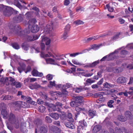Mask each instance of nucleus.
I'll return each mask as SVG.
<instances>
[{
  "instance_id": "obj_14",
  "label": "nucleus",
  "mask_w": 133,
  "mask_h": 133,
  "mask_svg": "<svg viewBox=\"0 0 133 133\" xmlns=\"http://www.w3.org/2000/svg\"><path fill=\"white\" fill-rule=\"evenodd\" d=\"M127 81V79L126 78L122 76L118 78L117 80V83H123L126 82Z\"/></svg>"
},
{
  "instance_id": "obj_29",
  "label": "nucleus",
  "mask_w": 133,
  "mask_h": 133,
  "mask_svg": "<svg viewBox=\"0 0 133 133\" xmlns=\"http://www.w3.org/2000/svg\"><path fill=\"white\" fill-rule=\"evenodd\" d=\"M29 102H22L21 107L24 108H28L29 107L30 105Z\"/></svg>"
},
{
  "instance_id": "obj_40",
  "label": "nucleus",
  "mask_w": 133,
  "mask_h": 133,
  "mask_svg": "<svg viewBox=\"0 0 133 133\" xmlns=\"http://www.w3.org/2000/svg\"><path fill=\"white\" fill-rule=\"evenodd\" d=\"M68 32L64 31V33L62 36L61 37V38H63V40H64L68 37Z\"/></svg>"
},
{
  "instance_id": "obj_47",
  "label": "nucleus",
  "mask_w": 133,
  "mask_h": 133,
  "mask_svg": "<svg viewBox=\"0 0 133 133\" xmlns=\"http://www.w3.org/2000/svg\"><path fill=\"white\" fill-rule=\"evenodd\" d=\"M39 30V28L38 25H35L34 26V33L37 32Z\"/></svg>"
},
{
  "instance_id": "obj_15",
  "label": "nucleus",
  "mask_w": 133,
  "mask_h": 133,
  "mask_svg": "<svg viewBox=\"0 0 133 133\" xmlns=\"http://www.w3.org/2000/svg\"><path fill=\"white\" fill-rule=\"evenodd\" d=\"M115 131L116 133H127L126 130L123 128H119L118 127L115 128Z\"/></svg>"
},
{
  "instance_id": "obj_2",
  "label": "nucleus",
  "mask_w": 133,
  "mask_h": 133,
  "mask_svg": "<svg viewBox=\"0 0 133 133\" xmlns=\"http://www.w3.org/2000/svg\"><path fill=\"white\" fill-rule=\"evenodd\" d=\"M83 97L81 96H75L74 98V101L71 102L70 103V105L71 107H76L75 110L77 112L75 113V116H77L80 113L82 114V113L79 112L82 110V108L78 107L82 105L83 104V101L82 99Z\"/></svg>"
},
{
  "instance_id": "obj_20",
  "label": "nucleus",
  "mask_w": 133,
  "mask_h": 133,
  "mask_svg": "<svg viewBox=\"0 0 133 133\" xmlns=\"http://www.w3.org/2000/svg\"><path fill=\"white\" fill-rule=\"evenodd\" d=\"M107 61L113 60L116 58V56L113 54V53H112L107 55Z\"/></svg>"
},
{
  "instance_id": "obj_54",
  "label": "nucleus",
  "mask_w": 133,
  "mask_h": 133,
  "mask_svg": "<svg viewBox=\"0 0 133 133\" xmlns=\"http://www.w3.org/2000/svg\"><path fill=\"white\" fill-rule=\"evenodd\" d=\"M46 77L48 80H50L52 79L53 76L52 75L49 74L46 76Z\"/></svg>"
},
{
  "instance_id": "obj_50",
  "label": "nucleus",
  "mask_w": 133,
  "mask_h": 133,
  "mask_svg": "<svg viewBox=\"0 0 133 133\" xmlns=\"http://www.w3.org/2000/svg\"><path fill=\"white\" fill-rule=\"evenodd\" d=\"M25 69L22 66L18 67L17 68V69L20 73H21L22 71L24 70Z\"/></svg>"
},
{
  "instance_id": "obj_9",
  "label": "nucleus",
  "mask_w": 133,
  "mask_h": 133,
  "mask_svg": "<svg viewBox=\"0 0 133 133\" xmlns=\"http://www.w3.org/2000/svg\"><path fill=\"white\" fill-rule=\"evenodd\" d=\"M9 78L7 77H6L4 78L2 77H1L0 76V82L1 83L0 85L1 87L4 86L5 85H8L9 84Z\"/></svg>"
},
{
  "instance_id": "obj_6",
  "label": "nucleus",
  "mask_w": 133,
  "mask_h": 133,
  "mask_svg": "<svg viewBox=\"0 0 133 133\" xmlns=\"http://www.w3.org/2000/svg\"><path fill=\"white\" fill-rule=\"evenodd\" d=\"M28 29L24 30V32L26 34H29L30 32L32 33H33V19H30L28 23Z\"/></svg>"
},
{
  "instance_id": "obj_12",
  "label": "nucleus",
  "mask_w": 133,
  "mask_h": 133,
  "mask_svg": "<svg viewBox=\"0 0 133 133\" xmlns=\"http://www.w3.org/2000/svg\"><path fill=\"white\" fill-rule=\"evenodd\" d=\"M99 60L96 61L92 63H89L85 65L84 67L86 68H92L95 67L99 64Z\"/></svg>"
},
{
  "instance_id": "obj_62",
  "label": "nucleus",
  "mask_w": 133,
  "mask_h": 133,
  "mask_svg": "<svg viewBox=\"0 0 133 133\" xmlns=\"http://www.w3.org/2000/svg\"><path fill=\"white\" fill-rule=\"evenodd\" d=\"M94 40V38L92 37H89L87 38V40H85V42L88 43L90 42L91 40Z\"/></svg>"
},
{
  "instance_id": "obj_3",
  "label": "nucleus",
  "mask_w": 133,
  "mask_h": 133,
  "mask_svg": "<svg viewBox=\"0 0 133 133\" xmlns=\"http://www.w3.org/2000/svg\"><path fill=\"white\" fill-rule=\"evenodd\" d=\"M0 8L1 9V11H3L4 15L5 16H9L12 14V8L9 6H4L3 5H1Z\"/></svg>"
},
{
  "instance_id": "obj_19",
  "label": "nucleus",
  "mask_w": 133,
  "mask_h": 133,
  "mask_svg": "<svg viewBox=\"0 0 133 133\" xmlns=\"http://www.w3.org/2000/svg\"><path fill=\"white\" fill-rule=\"evenodd\" d=\"M101 126L100 125H96L94 127L92 131L93 132L96 133L101 129Z\"/></svg>"
},
{
  "instance_id": "obj_32",
  "label": "nucleus",
  "mask_w": 133,
  "mask_h": 133,
  "mask_svg": "<svg viewBox=\"0 0 133 133\" xmlns=\"http://www.w3.org/2000/svg\"><path fill=\"white\" fill-rule=\"evenodd\" d=\"M86 50H84L82 51V52H77L76 53H74L70 54V57H75L76 55H78L79 54H83V53L85 52V51Z\"/></svg>"
},
{
  "instance_id": "obj_24",
  "label": "nucleus",
  "mask_w": 133,
  "mask_h": 133,
  "mask_svg": "<svg viewBox=\"0 0 133 133\" xmlns=\"http://www.w3.org/2000/svg\"><path fill=\"white\" fill-rule=\"evenodd\" d=\"M13 96L12 95H6L2 97V99L3 100H9L13 98Z\"/></svg>"
},
{
  "instance_id": "obj_10",
  "label": "nucleus",
  "mask_w": 133,
  "mask_h": 133,
  "mask_svg": "<svg viewBox=\"0 0 133 133\" xmlns=\"http://www.w3.org/2000/svg\"><path fill=\"white\" fill-rule=\"evenodd\" d=\"M72 87V84L69 83H67L65 86L63 85L62 87V93L64 95H66L68 94V92L66 90V89Z\"/></svg>"
},
{
  "instance_id": "obj_8",
  "label": "nucleus",
  "mask_w": 133,
  "mask_h": 133,
  "mask_svg": "<svg viewBox=\"0 0 133 133\" xmlns=\"http://www.w3.org/2000/svg\"><path fill=\"white\" fill-rule=\"evenodd\" d=\"M129 90H131L130 91H125L123 92V95L126 97H128V95H130L129 96V98L131 99H133V87L130 88Z\"/></svg>"
},
{
  "instance_id": "obj_51",
  "label": "nucleus",
  "mask_w": 133,
  "mask_h": 133,
  "mask_svg": "<svg viewBox=\"0 0 133 133\" xmlns=\"http://www.w3.org/2000/svg\"><path fill=\"white\" fill-rule=\"evenodd\" d=\"M41 57L43 58H44L45 57H50V56L48 54H45L43 52H42L41 54Z\"/></svg>"
},
{
  "instance_id": "obj_5",
  "label": "nucleus",
  "mask_w": 133,
  "mask_h": 133,
  "mask_svg": "<svg viewBox=\"0 0 133 133\" xmlns=\"http://www.w3.org/2000/svg\"><path fill=\"white\" fill-rule=\"evenodd\" d=\"M9 28L11 32L12 33L17 34L21 32L20 26L18 25L15 26L10 25L9 26Z\"/></svg>"
},
{
  "instance_id": "obj_64",
  "label": "nucleus",
  "mask_w": 133,
  "mask_h": 133,
  "mask_svg": "<svg viewBox=\"0 0 133 133\" xmlns=\"http://www.w3.org/2000/svg\"><path fill=\"white\" fill-rule=\"evenodd\" d=\"M127 68L129 69H133V64H129L127 66Z\"/></svg>"
},
{
  "instance_id": "obj_21",
  "label": "nucleus",
  "mask_w": 133,
  "mask_h": 133,
  "mask_svg": "<svg viewBox=\"0 0 133 133\" xmlns=\"http://www.w3.org/2000/svg\"><path fill=\"white\" fill-rule=\"evenodd\" d=\"M13 19L15 22L17 23H19L23 20V18L21 15H20L18 17L16 16Z\"/></svg>"
},
{
  "instance_id": "obj_48",
  "label": "nucleus",
  "mask_w": 133,
  "mask_h": 133,
  "mask_svg": "<svg viewBox=\"0 0 133 133\" xmlns=\"http://www.w3.org/2000/svg\"><path fill=\"white\" fill-rule=\"evenodd\" d=\"M12 46L16 49H18L19 48V46L18 44L16 43H15L12 44Z\"/></svg>"
},
{
  "instance_id": "obj_37",
  "label": "nucleus",
  "mask_w": 133,
  "mask_h": 133,
  "mask_svg": "<svg viewBox=\"0 0 133 133\" xmlns=\"http://www.w3.org/2000/svg\"><path fill=\"white\" fill-rule=\"evenodd\" d=\"M45 60L47 62H51V63H50L51 64L54 65L56 64V63H53V62H55V60L54 59L51 58H48L45 59Z\"/></svg>"
},
{
  "instance_id": "obj_16",
  "label": "nucleus",
  "mask_w": 133,
  "mask_h": 133,
  "mask_svg": "<svg viewBox=\"0 0 133 133\" xmlns=\"http://www.w3.org/2000/svg\"><path fill=\"white\" fill-rule=\"evenodd\" d=\"M79 125L80 127H81L82 129H84L87 127V124L86 122L84 120L83 121H80L79 122Z\"/></svg>"
},
{
  "instance_id": "obj_55",
  "label": "nucleus",
  "mask_w": 133,
  "mask_h": 133,
  "mask_svg": "<svg viewBox=\"0 0 133 133\" xmlns=\"http://www.w3.org/2000/svg\"><path fill=\"white\" fill-rule=\"evenodd\" d=\"M45 120L46 122L48 123H51L52 122V119L50 117H46Z\"/></svg>"
},
{
  "instance_id": "obj_13",
  "label": "nucleus",
  "mask_w": 133,
  "mask_h": 133,
  "mask_svg": "<svg viewBox=\"0 0 133 133\" xmlns=\"http://www.w3.org/2000/svg\"><path fill=\"white\" fill-rule=\"evenodd\" d=\"M21 98L22 100H25L26 102H29L31 104H32V99L30 97L22 95L21 96Z\"/></svg>"
},
{
  "instance_id": "obj_35",
  "label": "nucleus",
  "mask_w": 133,
  "mask_h": 133,
  "mask_svg": "<svg viewBox=\"0 0 133 133\" xmlns=\"http://www.w3.org/2000/svg\"><path fill=\"white\" fill-rule=\"evenodd\" d=\"M35 123L36 124L38 127L39 126L41 125L42 122L41 120L37 119L35 121Z\"/></svg>"
},
{
  "instance_id": "obj_26",
  "label": "nucleus",
  "mask_w": 133,
  "mask_h": 133,
  "mask_svg": "<svg viewBox=\"0 0 133 133\" xmlns=\"http://www.w3.org/2000/svg\"><path fill=\"white\" fill-rule=\"evenodd\" d=\"M103 70H102L99 71L97 73V75L93 77V79L97 80L99 78H101L102 77L101 74Z\"/></svg>"
},
{
  "instance_id": "obj_30",
  "label": "nucleus",
  "mask_w": 133,
  "mask_h": 133,
  "mask_svg": "<svg viewBox=\"0 0 133 133\" xmlns=\"http://www.w3.org/2000/svg\"><path fill=\"white\" fill-rule=\"evenodd\" d=\"M14 5L16 6L20 9H21L22 8V5L19 2H18V0H14Z\"/></svg>"
},
{
  "instance_id": "obj_53",
  "label": "nucleus",
  "mask_w": 133,
  "mask_h": 133,
  "mask_svg": "<svg viewBox=\"0 0 133 133\" xmlns=\"http://www.w3.org/2000/svg\"><path fill=\"white\" fill-rule=\"evenodd\" d=\"M49 115L50 116H58V114L56 113L52 112L50 113L49 114Z\"/></svg>"
},
{
  "instance_id": "obj_18",
  "label": "nucleus",
  "mask_w": 133,
  "mask_h": 133,
  "mask_svg": "<svg viewBox=\"0 0 133 133\" xmlns=\"http://www.w3.org/2000/svg\"><path fill=\"white\" fill-rule=\"evenodd\" d=\"M22 101H17L14 103V107L16 109L19 110L21 107Z\"/></svg>"
},
{
  "instance_id": "obj_7",
  "label": "nucleus",
  "mask_w": 133,
  "mask_h": 133,
  "mask_svg": "<svg viewBox=\"0 0 133 133\" xmlns=\"http://www.w3.org/2000/svg\"><path fill=\"white\" fill-rule=\"evenodd\" d=\"M54 23H51L50 24H48L44 29V31L47 33L51 34L54 31L53 26Z\"/></svg>"
},
{
  "instance_id": "obj_58",
  "label": "nucleus",
  "mask_w": 133,
  "mask_h": 133,
  "mask_svg": "<svg viewBox=\"0 0 133 133\" xmlns=\"http://www.w3.org/2000/svg\"><path fill=\"white\" fill-rule=\"evenodd\" d=\"M66 119H67V120L68 121L70 122H74V120L72 117H66Z\"/></svg>"
},
{
  "instance_id": "obj_63",
  "label": "nucleus",
  "mask_w": 133,
  "mask_h": 133,
  "mask_svg": "<svg viewBox=\"0 0 133 133\" xmlns=\"http://www.w3.org/2000/svg\"><path fill=\"white\" fill-rule=\"evenodd\" d=\"M95 81L92 80L91 79H88L86 81V82L87 83H91L95 82Z\"/></svg>"
},
{
  "instance_id": "obj_60",
  "label": "nucleus",
  "mask_w": 133,
  "mask_h": 133,
  "mask_svg": "<svg viewBox=\"0 0 133 133\" xmlns=\"http://www.w3.org/2000/svg\"><path fill=\"white\" fill-rule=\"evenodd\" d=\"M72 62L74 64L76 65H82V64H81L78 62H77V61L74 59L72 60Z\"/></svg>"
},
{
  "instance_id": "obj_59",
  "label": "nucleus",
  "mask_w": 133,
  "mask_h": 133,
  "mask_svg": "<svg viewBox=\"0 0 133 133\" xmlns=\"http://www.w3.org/2000/svg\"><path fill=\"white\" fill-rule=\"evenodd\" d=\"M25 43H24L22 44V48L25 50H28V48L27 46L25 45Z\"/></svg>"
},
{
  "instance_id": "obj_57",
  "label": "nucleus",
  "mask_w": 133,
  "mask_h": 133,
  "mask_svg": "<svg viewBox=\"0 0 133 133\" xmlns=\"http://www.w3.org/2000/svg\"><path fill=\"white\" fill-rule=\"evenodd\" d=\"M128 52L125 50H122L121 52V55H125L128 54Z\"/></svg>"
},
{
  "instance_id": "obj_43",
  "label": "nucleus",
  "mask_w": 133,
  "mask_h": 133,
  "mask_svg": "<svg viewBox=\"0 0 133 133\" xmlns=\"http://www.w3.org/2000/svg\"><path fill=\"white\" fill-rule=\"evenodd\" d=\"M101 46V45H97L94 44L91 46V49L94 50H96L98 48Z\"/></svg>"
},
{
  "instance_id": "obj_41",
  "label": "nucleus",
  "mask_w": 133,
  "mask_h": 133,
  "mask_svg": "<svg viewBox=\"0 0 133 133\" xmlns=\"http://www.w3.org/2000/svg\"><path fill=\"white\" fill-rule=\"evenodd\" d=\"M114 102V101L113 100H111L109 101L107 103L108 106L110 108L112 107L113 106L112 104Z\"/></svg>"
},
{
  "instance_id": "obj_61",
  "label": "nucleus",
  "mask_w": 133,
  "mask_h": 133,
  "mask_svg": "<svg viewBox=\"0 0 133 133\" xmlns=\"http://www.w3.org/2000/svg\"><path fill=\"white\" fill-rule=\"evenodd\" d=\"M129 84H131L133 85V78L132 77H130L129 79V82L128 83Z\"/></svg>"
},
{
  "instance_id": "obj_56",
  "label": "nucleus",
  "mask_w": 133,
  "mask_h": 133,
  "mask_svg": "<svg viewBox=\"0 0 133 133\" xmlns=\"http://www.w3.org/2000/svg\"><path fill=\"white\" fill-rule=\"evenodd\" d=\"M45 102H44L43 101H42L41 100H38L37 101V103L40 104H44L45 105H45ZM46 106H47L46 105Z\"/></svg>"
},
{
  "instance_id": "obj_38",
  "label": "nucleus",
  "mask_w": 133,
  "mask_h": 133,
  "mask_svg": "<svg viewBox=\"0 0 133 133\" xmlns=\"http://www.w3.org/2000/svg\"><path fill=\"white\" fill-rule=\"evenodd\" d=\"M25 37L27 39V40L28 41H32L33 39V35L31 36H30L29 35H25Z\"/></svg>"
},
{
  "instance_id": "obj_11",
  "label": "nucleus",
  "mask_w": 133,
  "mask_h": 133,
  "mask_svg": "<svg viewBox=\"0 0 133 133\" xmlns=\"http://www.w3.org/2000/svg\"><path fill=\"white\" fill-rule=\"evenodd\" d=\"M3 106L2 107V110L1 111V114L3 116H6L8 114V112L6 110V105L4 103L2 104Z\"/></svg>"
},
{
  "instance_id": "obj_36",
  "label": "nucleus",
  "mask_w": 133,
  "mask_h": 133,
  "mask_svg": "<svg viewBox=\"0 0 133 133\" xmlns=\"http://www.w3.org/2000/svg\"><path fill=\"white\" fill-rule=\"evenodd\" d=\"M12 85L15 86L17 88H20L21 87V85L20 83L16 82H14L12 83Z\"/></svg>"
},
{
  "instance_id": "obj_31",
  "label": "nucleus",
  "mask_w": 133,
  "mask_h": 133,
  "mask_svg": "<svg viewBox=\"0 0 133 133\" xmlns=\"http://www.w3.org/2000/svg\"><path fill=\"white\" fill-rule=\"evenodd\" d=\"M40 133H46L48 131L47 129L43 126L40 127Z\"/></svg>"
},
{
  "instance_id": "obj_49",
  "label": "nucleus",
  "mask_w": 133,
  "mask_h": 133,
  "mask_svg": "<svg viewBox=\"0 0 133 133\" xmlns=\"http://www.w3.org/2000/svg\"><path fill=\"white\" fill-rule=\"evenodd\" d=\"M125 116H131L132 114L131 112L129 111H127L125 112Z\"/></svg>"
},
{
  "instance_id": "obj_1",
  "label": "nucleus",
  "mask_w": 133,
  "mask_h": 133,
  "mask_svg": "<svg viewBox=\"0 0 133 133\" xmlns=\"http://www.w3.org/2000/svg\"><path fill=\"white\" fill-rule=\"evenodd\" d=\"M9 122L13 125L15 128H18L20 126L21 123V130L24 133L27 132L26 128V124L24 122L23 119L22 118H17L16 117H8Z\"/></svg>"
},
{
  "instance_id": "obj_34",
  "label": "nucleus",
  "mask_w": 133,
  "mask_h": 133,
  "mask_svg": "<svg viewBox=\"0 0 133 133\" xmlns=\"http://www.w3.org/2000/svg\"><path fill=\"white\" fill-rule=\"evenodd\" d=\"M84 89L82 87H76L75 88L74 90L76 92L78 93L84 90Z\"/></svg>"
},
{
  "instance_id": "obj_22",
  "label": "nucleus",
  "mask_w": 133,
  "mask_h": 133,
  "mask_svg": "<svg viewBox=\"0 0 133 133\" xmlns=\"http://www.w3.org/2000/svg\"><path fill=\"white\" fill-rule=\"evenodd\" d=\"M42 42H44L45 43L46 45H49L50 42V40L47 37H45L43 38L42 37Z\"/></svg>"
},
{
  "instance_id": "obj_45",
  "label": "nucleus",
  "mask_w": 133,
  "mask_h": 133,
  "mask_svg": "<svg viewBox=\"0 0 133 133\" xmlns=\"http://www.w3.org/2000/svg\"><path fill=\"white\" fill-rule=\"evenodd\" d=\"M118 119L120 121L123 122L126 121L127 117H118Z\"/></svg>"
},
{
  "instance_id": "obj_44",
  "label": "nucleus",
  "mask_w": 133,
  "mask_h": 133,
  "mask_svg": "<svg viewBox=\"0 0 133 133\" xmlns=\"http://www.w3.org/2000/svg\"><path fill=\"white\" fill-rule=\"evenodd\" d=\"M33 82V78H30V79H29V83L30 84V85L29 86V87L32 89H33V85H31L30 82L31 83Z\"/></svg>"
},
{
  "instance_id": "obj_4",
  "label": "nucleus",
  "mask_w": 133,
  "mask_h": 133,
  "mask_svg": "<svg viewBox=\"0 0 133 133\" xmlns=\"http://www.w3.org/2000/svg\"><path fill=\"white\" fill-rule=\"evenodd\" d=\"M45 104L48 107V109L49 111H60V108L56 105H54L52 104H49L48 102H45Z\"/></svg>"
},
{
  "instance_id": "obj_17",
  "label": "nucleus",
  "mask_w": 133,
  "mask_h": 133,
  "mask_svg": "<svg viewBox=\"0 0 133 133\" xmlns=\"http://www.w3.org/2000/svg\"><path fill=\"white\" fill-rule=\"evenodd\" d=\"M64 124L67 127L71 129H73L75 128V126L74 124L70 123L65 122Z\"/></svg>"
},
{
  "instance_id": "obj_28",
  "label": "nucleus",
  "mask_w": 133,
  "mask_h": 133,
  "mask_svg": "<svg viewBox=\"0 0 133 133\" xmlns=\"http://www.w3.org/2000/svg\"><path fill=\"white\" fill-rule=\"evenodd\" d=\"M33 12H28L25 14L26 18L28 19H30L32 18L33 17Z\"/></svg>"
},
{
  "instance_id": "obj_25",
  "label": "nucleus",
  "mask_w": 133,
  "mask_h": 133,
  "mask_svg": "<svg viewBox=\"0 0 133 133\" xmlns=\"http://www.w3.org/2000/svg\"><path fill=\"white\" fill-rule=\"evenodd\" d=\"M34 13L36 16L38 18H39L40 16V15L39 13V9L36 7H34Z\"/></svg>"
},
{
  "instance_id": "obj_39",
  "label": "nucleus",
  "mask_w": 133,
  "mask_h": 133,
  "mask_svg": "<svg viewBox=\"0 0 133 133\" xmlns=\"http://www.w3.org/2000/svg\"><path fill=\"white\" fill-rule=\"evenodd\" d=\"M45 108L44 106L41 105L39 107L38 110L40 112H43L45 111Z\"/></svg>"
},
{
  "instance_id": "obj_27",
  "label": "nucleus",
  "mask_w": 133,
  "mask_h": 133,
  "mask_svg": "<svg viewBox=\"0 0 133 133\" xmlns=\"http://www.w3.org/2000/svg\"><path fill=\"white\" fill-rule=\"evenodd\" d=\"M104 87L105 88H109L110 87H114L115 85H114L109 84L107 82H106L103 84Z\"/></svg>"
},
{
  "instance_id": "obj_42",
  "label": "nucleus",
  "mask_w": 133,
  "mask_h": 133,
  "mask_svg": "<svg viewBox=\"0 0 133 133\" xmlns=\"http://www.w3.org/2000/svg\"><path fill=\"white\" fill-rule=\"evenodd\" d=\"M120 34V33H119L116 34L112 37L111 40L112 41H115L118 39L119 37Z\"/></svg>"
},
{
  "instance_id": "obj_46",
  "label": "nucleus",
  "mask_w": 133,
  "mask_h": 133,
  "mask_svg": "<svg viewBox=\"0 0 133 133\" xmlns=\"http://www.w3.org/2000/svg\"><path fill=\"white\" fill-rule=\"evenodd\" d=\"M74 24H75L76 25H79L81 24H83L84 22L82 21L79 20L77 21H76L74 22Z\"/></svg>"
},
{
  "instance_id": "obj_33",
  "label": "nucleus",
  "mask_w": 133,
  "mask_h": 133,
  "mask_svg": "<svg viewBox=\"0 0 133 133\" xmlns=\"http://www.w3.org/2000/svg\"><path fill=\"white\" fill-rule=\"evenodd\" d=\"M88 113L89 116H92L97 115L96 112V111L95 110H90L88 111Z\"/></svg>"
},
{
  "instance_id": "obj_23",
  "label": "nucleus",
  "mask_w": 133,
  "mask_h": 133,
  "mask_svg": "<svg viewBox=\"0 0 133 133\" xmlns=\"http://www.w3.org/2000/svg\"><path fill=\"white\" fill-rule=\"evenodd\" d=\"M43 75V74L42 73L39 72L35 68H34V76L41 77Z\"/></svg>"
},
{
  "instance_id": "obj_52",
  "label": "nucleus",
  "mask_w": 133,
  "mask_h": 133,
  "mask_svg": "<svg viewBox=\"0 0 133 133\" xmlns=\"http://www.w3.org/2000/svg\"><path fill=\"white\" fill-rule=\"evenodd\" d=\"M70 26L69 24H68L65 26L64 29V31L68 32L69 31Z\"/></svg>"
}]
</instances>
